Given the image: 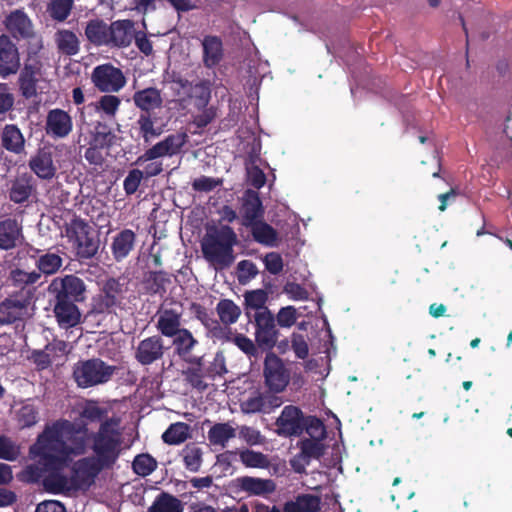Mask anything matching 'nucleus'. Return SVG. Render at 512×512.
<instances>
[{
    "instance_id": "nucleus-1",
    "label": "nucleus",
    "mask_w": 512,
    "mask_h": 512,
    "mask_svg": "<svg viewBox=\"0 0 512 512\" xmlns=\"http://www.w3.org/2000/svg\"><path fill=\"white\" fill-rule=\"evenodd\" d=\"M89 443L85 426L68 420H57L47 425L30 448V456L41 465L42 472H49L45 485L53 492L85 489L106 465L96 457L78 460L72 466L71 476L60 473L73 459L86 452Z\"/></svg>"
},
{
    "instance_id": "nucleus-2",
    "label": "nucleus",
    "mask_w": 512,
    "mask_h": 512,
    "mask_svg": "<svg viewBox=\"0 0 512 512\" xmlns=\"http://www.w3.org/2000/svg\"><path fill=\"white\" fill-rule=\"evenodd\" d=\"M237 236L229 226H221L202 240L204 257L214 265L228 266L234 261L233 246Z\"/></svg>"
},
{
    "instance_id": "nucleus-3",
    "label": "nucleus",
    "mask_w": 512,
    "mask_h": 512,
    "mask_svg": "<svg viewBox=\"0 0 512 512\" xmlns=\"http://www.w3.org/2000/svg\"><path fill=\"white\" fill-rule=\"evenodd\" d=\"M119 424V420L116 418L105 421L93 438V451L96 458L106 465L114 462L119 454Z\"/></svg>"
},
{
    "instance_id": "nucleus-4",
    "label": "nucleus",
    "mask_w": 512,
    "mask_h": 512,
    "mask_svg": "<svg viewBox=\"0 0 512 512\" xmlns=\"http://www.w3.org/2000/svg\"><path fill=\"white\" fill-rule=\"evenodd\" d=\"M114 367L100 359L78 362L74 366L73 376L77 385L88 388L107 382L114 373Z\"/></svg>"
},
{
    "instance_id": "nucleus-5",
    "label": "nucleus",
    "mask_w": 512,
    "mask_h": 512,
    "mask_svg": "<svg viewBox=\"0 0 512 512\" xmlns=\"http://www.w3.org/2000/svg\"><path fill=\"white\" fill-rule=\"evenodd\" d=\"M66 236L73 250L79 258L93 257L98 249L90 226L81 219L72 220L66 228Z\"/></svg>"
},
{
    "instance_id": "nucleus-6",
    "label": "nucleus",
    "mask_w": 512,
    "mask_h": 512,
    "mask_svg": "<svg viewBox=\"0 0 512 512\" xmlns=\"http://www.w3.org/2000/svg\"><path fill=\"white\" fill-rule=\"evenodd\" d=\"M91 80L94 86L101 92H118L126 84L123 72L111 64H103L93 69Z\"/></svg>"
},
{
    "instance_id": "nucleus-7",
    "label": "nucleus",
    "mask_w": 512,
    "mask_h": 512,
    "mask_svg": "<svg viewBox=\"0 0 512 512\" xmlns=\"http://www.w3.org/2000/svg\"><path fill=\"white\" fill-rule=\"evenodd\" d=\"M265 384L271 392L280 393L290 381V374L283 361L273 353H269L264 361Z\"/></svg>"
},
{
    "instance_id": "nucleus-8",
    "label": "nucleus",
    "mask_w": 512,
    "mask_h": 512,
    "mask_svg": "<svg viewBox=\"0 0 512 512\" xmlns=\"http://www.w3.org/2000/svg\"><path fill=\"white\" fill-rule=\"evenodd\" d=\"M48 290L56 296L57 300L68 301V299H73L79 301L82 299L85 285L80 278L74 275H66L54 278Z\"/></svg>"
},
{
    "instance_id": "nucleus-9",
    "label": "nucleus",
    "mask_w": 512,
    "mask_h": 512,
    "mask_svg": "<svg viewBox=\"0 0 512 512\" xmlns=\"http://www.w3.org/2000/svg\"><path fill=\"white\" fill-rule=\"evenodd\" d=\"M276 433L282 437L298 436L304 429L301 410L293 405L285 406L276 420Z\"/></svg>"
},
{
    "instance_id": "nucleus-10",
    "label": "nucleus",
    "mask_w": 512,
    "mask_h": 512,
    "mask_svg": "<svg viewBox=\"0 0 512 512\" xmlns=\"http://www.w3.org/2000/svg\"><path fill=\"white\" fill-rule=\"evenodd\" d=\"M187 142L186 133L180 132L167 136L164 140L156 143L138 158V162L150 161L160 157H171L180 152Z\"/></svg>"
},
{
    "instance_id": "nucleus-11",
    "label": "nucleus",
    "mask_w": 512,
    "mask_h": 512,
    "mask_svg": "<svg viewBox=\"0 0 512 512\" xmlns=\"http://www.w3.org/2000/svg\"><path fill=\"white\" fill-rule=\"evenodd\" d=\"M44 80L42 65L39 61L31 60L27 63L20 74L19 82L22 94L26 98L35 96L38 91L43 90L40 83Z\"/></svg>"
},
{
    "instance_id": "nucleus-12",
    "label": "nucleus",
    "mask_w": 512,
    "mask_h": 512,
    "mask_svg": "<svg viewBox=\"0 0 512 512\" xmlns=\"http://www.w3.org/2000/svg\"><path fill=\"white\" fill-rule=\"evenodd\" d=\"M73 128L71 116L62 109H52L46 117V133L53 138H65Z\"/></svg>"
},
{
    "instance_id": "nucleus-13",
    "label": "nucleus",
    "mask_w": 512,
    "mask_h": 512,
    "mask_svg": "<svg viewBox=\"0 0 512 512\" xmlns=\"http://www.w3.org/2000/svg\"><path fill=\"white\" fill-rule=\"evenodd\" d=\"M3 23L6 30L15 38H30L34 34L32 21L23 10L11 11Z\"/></svg>"
},
{
    "instance_id": "nucleus-14",
    "label": "nucleus",
    "mask_w": 512,
    "mask_h": 512,
    "mask_svg": "<svg viewBox=\"0 0 512 512\" xmlns=\"http://www.w3.org/2000/svg\"><path fill=\"white\" fill-rule=\"evenodd\" d=\"M29 168L35 175L43 180L52 179L57 171L53 162L52 152L49 148L43 147L31 156Z\"/></svg>"
},
{
    "instance_id": "nucleus-15",
    "label": "nucleus",
    "mask_w": 512,
    "mask_h": 512,
    "mask_svg": "<svg viewBox=\"0 0 512 512\" xmlns=\"http://www.w3.org/2000/svg\"><path fill=\"white\" fill-rule=\"evenodd\" d=\"M20 66L17 47L5 35L0 36V75L15 74Z\"/></svg>"
},
{
    "instance_id": "nucleus-16",
    "label": "nucleus",
    "mask_w": 512,
    "mask_h": 512,
    "mask_svg": "<svg viewBox=\"0 0 512 512\" xmlns=\"http://www.w3.org/2000/svg\"><path fill=\"white\" fill-rule=\"evenodd\" d=\"M24 240L22 225L12 218L0 221V249L10 250L22 244Z\"/></svg>"
},
{
    "instance_id": "nucleus-17",
    "label": "nucleus",
    "mask_w": 512,
    "mask_h": 512,
    "mask_svg": "<svg viewBox=\"0 0 512 512\" xmlns=\"http://www.w3.org/2000/svg\"><path fill=\"white\" fill-rule=\"evenodd\" d=\"M163 355V343L160 337L152 336L142 340L135 352V357L143 365L160 359Z\"/></svg>"
},
{
    "instance_id": "nucleus-18",
    "label": "nucleus",
    "mask_w": 512,
    "mask_h": 512,
    "mask_svg": "<svg viewBox=\"0 0 512 512\" xmlns=\"http://www.w3.org/2000/svg\"><path fill=\"white\" fill-rule=\"evenodd\" d=\"M54 314L59 326L64 329L75 327L81 321L78 307L69 301L57 300Z\"/></svg>"
},
{
    "instance_id": "nucleus-19",
    "label": "nucleus",
    "mask_w": 512,
    "mask_h": 512,
    "mask_svg": "<svg viewBox=\"0 0 512 512\" xmlns=\"http://www.w3.org/2000/svg\"><path fill=\"white\" fill-rule=\"evenodd\" d=\"M135 35L133 22L130 20L115 21L109 26V44L125 47L128 46Z\"/></svg>"
},
{
    "instance_id": "nucleus-20",
    "label": "nucleus",
    "mask_w": 512,
    "mask_h": 512,
    "mask_svg": "<svg viewBox=\"0 0 512 512\" xmlns=\"http://www.w3.org/2000/svg\"><path fill=\"white\" fill-rule=\"evenodd\" d=\"M173 85L175 86V90L177 89V87H180L182 89V93L178 92L181 99H183L185 95H189L191 99L194 100L195 105L199 109L205 108L206 105L208 104V101L210 99V90L206 84L200 83L192 86L187 81H178L174 82Z\"/></svg>"
},
{
    "instance_id": "nucleus-21",
    "label": "nucleus",
    "mask_w": 512,
    "mask_h": 512,
    "mask_svg": "<svg viewBox=\"0 0 512 512\" xmlns=\"http://www.w3.org/2000/svg\"><path fill=\"white\" fill-rule=\"evenodd\" d=\"M135 233L130 229H124L113 237L111 251L116 261L126 258L135 245Z\"/></svg>"
},
{
    "instance_id": "nucleus-22",
    "label": "nucleus",
    "mask_w": 512,
    "mask_h": 512,
    "mask_svg": "<svg viewBox=\"0 0 512 512\" xmlns=\"http://www.w3.org/2000/svg\"><path fill=\"white\" fill-rule=\"evenodd\" d=\"M181 326V313L175 309H163L158 313L157 329L166 337L178 333Z\"/></svg>"
},
{
    "instance_id": "nucleus-23",
    "label": "nucleus",
    "mask_w": 512,
    "mask_h": 512,
    "mask_svg": "<svg viewBox=\"0 0 512 512\" xmlns=\"http://www.w3.org/2000/svg\"><path fill=\"white\" fill-rule=\"evenodd\" d=\"M121 100L115 95H103L97 101L88 105L103 120H113L119 110Z\"/></svg>"
},
{
    "instance_id": "nucleus-24",
    "label": "nucleus",
    "mask_w": 512,
    "mask_h": 512,
    "mask_svg": "<svg viewBox=\"0 0 512 512\" xmlns=\"http://www.w3.org/2000/svg\"><path fill=\"white\" fill-rule=\"evenodd\" d=\"M263 214L262 203L258 194L254 191H248L245 195L244 203L242 206V223L250 227L255 224L258 218Z\"/></svg>"
},
{
    "instance_id": "nucleus-25",
    "label": "nucleus",
    "mask_w": 512,
    "mask_h": 512,
    "mask_svg": "<svg viewBox=\"0 0 512 512\" xmlns=\"http://www.w3.org/2000/svg\"><path fill=\"white\" fill-rule=\"evenodd\" d=\"M2 146L9 152L21 154L25 149V138L21 130L13 124L5 125L1 133Z\"/></svg>"
},
{
    "instance_id": "nucleus-26",
    "label": "nucleus",
    "mask_w": 512,
    "mask_h": 512,
    "mask_svg": "<svg viewBox=\"0 0 512 512\" xmlns=\"http://www.w3.org/2000/svg\"><path fill=\"white\" fill-rule=\"evenodd\" d=\"M27 312L26 302L17 298H8L0 304V323L9 324L22 318Z\"/></svg>"
},
{
    "instance_id": "nucleus-27",
    "label": "nucleus",
    "mask_w": 512,
    "mask_h": 512,
    "mask_svg": "<svg viewBox=\"0 0 512 512\" xmlns=\"http://www.w3.org/2000/svg\"><path fill=\"white\" fill-rule=\"evenodd\" d=\"M32 177L23 173L18 175L11 183L9 198L14 203H23L33 192Z\"/></svg>"
},
{
    "instance_id": "nucleus-28",
    "label": "nucleus",
    "mask_w": 512,
    "mask_h": 512,
    "mask_svg": "<svg viewBox=\"0 0 512 512\" xmlns=\"http://www.w3.org/2000/svg\"><path fill=\"white\" fill-rule=\"evenodd\" d=\"M236 436V429L230 423H217L208 431V441L214 447L224 448Z\"/></svg>"
},
{
    "instance_id": "nucleus-29",
    "label": "nucleus",
    "mask_w": 512,
    "mask_h": 512,
    "mask_svg": "<svg viewBox=\"0 0 512 512\" xmlns=\"http://www.w3.org/2000/svg\"><path fill=\"white\" fill-rule=\"evenodd\" d=\"M238 485L241 490L253 495H265L275 490V484L272 480L249 476L239 478Z\"/></svg>"
},
{
    "instance_id": "nucleus-30",
    "label": "nucleus",
    "mask_w": 512,
    "mask_h": 512,
    "mask_svg": "<svg viewBox=\"0 0 512 512\" xmlns=\"http://www.w3.org/2000/svg\"><path fill=\"white\" fill-rule=\"evenodd\" d=\"M135 105L143 111H150L159 108L162 104V97L159 90L146 88L134 94Z\"/></svg>"
},
{
    "instance_id": "nucleus-31",
    "label": "nucleus",
    "mask_w": 512,
    "mask_h": 512,
    "mask_svg": "<svg viewBox=\"0 0 512 512\" xmlns=\"http://www.w3.org/2000/svg\"><path fill=\"white\" fill-rule=\"evenodd\" d=\"M321 499L316 495L304 494L285 505L284 512H318Z\"/></svg>"
},
{
    "instance_id": "nucleus-32",
    "label": "nucleus",
    "mask_w": 512,
    "mask_h": 512,
    "mask_svg": "<svg viewBox=\"0 0 512 512\" xmlns=\"http://www.w3.org/2000/svg\"><path fill=\"white\" fill-rule=\"evenodd\" d=\"M252 234L254 239L263 245L274 247L279 243V235L278 232L269 224L258 221L252 226Z\"/></svg>"
},
{
    "instance_id": "nucleus-33",
    "label": "nucleus",
    "mask_w": 512,
    "mask_h": 512,
    "mask_svg": "<svg viewBox=\"0 0 512 512\" xmlns=\"http://www.w3.org/2000/svg\"><path fill=\"white\" fill-rule=\"evenodd\" d=\"M204 52V63L208 67H213L219 63L222 58V43L215 36H207L202 42Z\"/></svg>"
},
{
    "instance_id": "nucleus-34",
    "label": "nucleus",
    "mask_w": 512,
    "mask_h": 512,
    "mask_svg": "<svg viewBox=\"0 0 512 512\" xmlns=\"http://www.w3.org/2000/svg\"><path fill=\"white\" fill-rule=\"evenodd\" d=\"M182 502L168 493L159 494L148 512H183Z\"/></svg>"
},
{
    "instance_id": "nucleus-35",
    "label": "nucleus",
    "mask_w": 512,
    "mask_h": 512,
    "mask_svg": "<svg viewBox=\"0 0 512 512\" xmlns=\"http://www.w3.org/2000/svg\"><path fill=\"white\" fill-rule=\"evenodd\" d=\"M88 40L96 45H109V26L100 20L90 21L85 29Z\"/></svg>"
},
{
    "instance_id": "nucleus-36",
    "label": "nucleus",
    "mask_w": 512,
    "mask_h": 512,
    "mask_svg": "<svg viewBox=\"0 0 512 512\" xmlns=\"http://www.w3.org/2000/svg\"><path fill=\"white\" fill-rule=\"evenodd\" d=\"M218 317L224 325H231L238 321L241 309L230 299H223L216 306Z\"/></svg>"
},
{
    "instance_id": "nucleus-37",
    "label": "nucleus",
    "mask_w": 512,
    "mask_h": 512,
    "mask_svg": "<svg viewBox=\"0 0 512 512\" xmlns=\"http://www.w3.org/2000/svg\"><path fill=\"white\" fill-rule=\"evenodd\" d=\"M172 337L174 338L173 345L177 353L184 359H189L192 349L197 344L192 333L187 329H182Z\"/></svg>"
},
{
    "instance_id": "nucleus-38",
    "label": "nucleus",
    "mask_w": 512,
    "mask_h": 512,
    "mask_svg": "<svg viewBox=\"0 0 512 512\" xmlns=\"http://www.w3.org/2000/svg\"><path fill=\"white\" fill-rule=\"evenodd\" d=\"M58 49L66 55H75L79 51L80 42L75 33L69 30H60L56 33Z\"/></svg>"
},
{
    "instance_id": "nucleus-39",
    "label": "nucleus",
    "mask_w": 512,
    "mask_h": 512,
    "mask_svg": "<svg viewBox=\"0 0 512 512\" xmlns=\"http://www.w3.org/2000/svg\"><path fill=\"white\" fill-rule=\"evenodd\" d=\"M189 435V425L183 422H177L168 427V429L163 433L162 439L167 444L178 445L184 442Z\"/></svg>"
},
{
    "instance_id": "nucleus-40",
    "label": "nucleus",
    "mask_w": 512,
    "mask_h": 512,
    "mask_svg": "<svg viewBox=\"0 0 512 512\" xmlns=\"http://www.w3.org/2000/svg\"><path fill=\"white\" fill-rule=\"evenodd\" d=\"M246 314L250 315L252 311L262 312V310H268L266 302L268 294L262 289L248 291L244 295Z\"/></svg>"
},
{
    "instance_id": "nucleus-41",
    "label": "nucleus",
    "mask_w": 512,
    "mask_h": 512,
    "mask_svg": "<svg viewBox=\"0 0 512 512\" xmlns=\"http://www.w3.org/2000/svg\"><path fill=\"white\" fill-rule=\"evenodd\" d=\"M266 404L265 394L254 391L241 401L240 408L246 414L264 413L266 412Z\"/></svg>"
},
{
    "instance_id": "nucleus-42",
    "label": "nucleus",
    "mask_w": 512,
    "mask_h": 512,
    "mask_svg": "<svg viewBox=\"0 0 512 512\" xmlns=\"http://www.w3.org/2000/svg\"><path fill=\"white\" fill-rule=\"evenodd\" d=\"M240 461L249 468L265 469L270 465L266 455L250 449H245L239 453Z\"/></svg>"
},
{
    "instance_id": "nucleus-43",
    "label": "nucleus",
    "mask_w": 512,
    "mask_h": 512,
    "mask_svg": "<svg viewBox=\"0 0 512 512\" xmlns=\"http://www.w3.org/2000/svg\"><path fill=\"white\" fill-rule=\"evenodd\" d=\"M62 264V258L58 254L50 252L41 255L36 261L38 269L46 275L56 273L61 268Z\"/></svg>"
},
{
    "instance_id": "nucleus-44",
    "label": "nucleus",
    "mask_w": 512,
    "mask_h": 512,
    "mask_svg": "<svg viewBox=\"0 0 512 512\" xmlns=\"http://www.w3.org/2000/svg\"><path fill=\"white\" fill-rule=\"evenodd\" d=\"M202 454L197 445H187L182 451L185 467L192 472L198 471L202 465Z\"/></svg>"
},
{
    "instance_id": "nucleus-45",
    "label": "nucleus",
    "mask_w": 512,
    "mask_h": 512,
    "mask_svg": "<svg viewBox=\"0 0 512 512\" xmlns=\"http://www.w3.org/2000/svg\"><path fill=\"white\" fill-rule=\"evenodd\" d=\"M114 138L115 135L112 133L111 129L106 125L99 123L92 134L90 145L104 149L112 144Z\"/></svg>"
},
{
    "instance_id": "nucleus-46",
    "label": "nucleus",
    "mask_w": 512,
    "mask_h": 512,
    "mask_svg": "<svg viewBox=\"0 0 512 512\" xmlns=\"http://www.w3.org/2000/svg\"><path fill=\"white\" fill-rule=\"evenodd\" d=\"M261 160L259 158H252L247 163V178L252 186L261 188L266 183V177L263 170L258 165Z\"/></svg>"
},
{
    "instance_id": "nucleus-47",
    "label": "nucleus",
    "mask_w": 512,
    "mask_h": 512,
    "mask_svg": "<svg viewBox=\"0 0 512 512\" xmlns=\"http://www.w3.org/2000/svg\"><path fill=\"white\" fill-rule=\"evenodd\" d=\"M138 124L141 134L146 142L153 140L163 132V127L161 125H155L150 116H140Z\"/></svg>"
},
{
    "instance_id": "nucleus-48",
    "label": "nucleus",
    "mask_w": 512,
    "mask_h": 512,
    "mask_svg": "<svg viewBox=\"0 0 512 512\" xmlns=\"http://www.w3.org/2000/svg\"><path fill=\"white\" fill-rule=\"evenodd\" d=\"M156 468L155 459L148 454H140L133 461V470L140 476L151 474Z\"/></svg>"
},
{
    "instance_id": "nucleus-49",
    "label": "nucleus",
    "mask_w": 512,
    "mask_h": 512,
    "mask_svg": "<svg viewBox=\"0 0 512 512\" xmlns=\"http://www.w3.org/2000/svg\"><path fill=\"white\" fill-rule=\"evenodd\" d=\"M121 291L120 285L115 280H109L105 286V295L103 297V304L106 308H113L121 305L119 293Z\"/></svg>"
},
{
    "instance_id": "nucleus-50",
    "label": "nucleus",
    "mask_w": 512,
    "mask_h": 512,
    "mask_svg": "<svg viewBox=\"0 0 512 512\" xmlns=\"http://www.w3.org/2000/svg\"><path fill=\"white\" fill-rule=\"evenodd\" d=\"M73 0H50V15L59 21L65 20L72 8Z\"/></svg>"
},
{
    "instance_id": "nucleus-51",
    "label": "nucleus",
    "mask_w": 512,
    "mask_h": 512,
    "mask_svg": "<svg viewBox=\"0 0 512 512\" xmlns=\"http://www.w3.org/2000/svg\"><path fill=\"white\" fill-rule=\"evenodd\" d=\"M300 450L308 456V458L318 459L325 451L323 441L304 439L300 442Z\"/></svg>"
},
{
    "instance_id": "nucleus-52",
    "label": "nucleus",
    "mask_w": 512,
    "mask_h": 512,
    "mask_svg": "<svg viewBox=\"0 0 512 512\" xmlns=\"http://www.w3.org/2000/svg\"><path fill=\"white\" fill-rule=\"evenodd\" d=\"M298 317L299 313L295 307L286 306L278 311L276 321L281 328H290L296 323Z\"/></svg>"
},
{
    "instance_id": "nucleus-53",
    "label": "nucleus",
    "mask_w": 512,
    "mask_h": 512,
    "mask_svg": "<svg viewBox=\"0 0 512 512\" xmlns=\"http://www.w3.org/2000/svg\"><path fill=\"white\" fill-rule=\"evenodd\" d=\"M17 418L22 427L33 426L38 421V410L32 404H25L19 409Z\"/></svg>"
},
{
    "instance_id": "nucleus-54",
    "label": "nucleus",
    "mask_w": 512,
    "mask_h": 512,
    "mask_svg": "<svg viewBox=\"0 0 512 512\" xmlns=\"http://www.w3.org/2000/svg\"><path fill=\"white\" fill-rule=\"evenodd\" d=\"M304 427L311 440L323 441L326 436V430L323 423L314 417L304 420Z\"/></svg>"
},
{
    "instance_id": "nucleus-55",
    "label": "nucleus",
    "mask_w": 512,
    "mask_h": 512,
    "mask_svg": "<svg viewBox=\"0 0 512 512\" xmlns=\"http://www.w3.org/2000/svg\"><path fill=\"white\" fill-rule=\"evenodd\" d=\"M40 278V273L36 271L26 272L20 269H15L10 273V280L18 286L30 285L36 283Z\"/></svg>"
},
{
    "instance_id": "nucleus-56",
    "label": "nucleus",
    "mask_w": 512,
    "mask_h": 512,
    "mask_svg": "<svg viewBox=\"0 0 512 512\" xmlns=\"http://www.w3.org/2000/svg\"><path fill=\"white\" fill-rule=\"evenodd\" d=\"M19 455V448L9 438L0 436V458L13 461Z\"/></svg>"
},
{
    "instance_id": "nucleus-57",
    "label": "nucleus",
    "mask_w": 512,
    "mask_h": 512,
    "mask_svg": "<svg viewBox=\"0 0 512 512\" xmlns=\"http://www.w3.org/2000/svg\"><path fill=\"white\" fill-rule=\"evenodd\" d=\"M276 328L256 329L255 339L259 346L271 348L276 342Z\"/></svg>"
},
{
    "instance_id": "nucleus-58",
    "label": "nucleus",
    "mask_w": 512,
    "mask_h": 512,
    "mask_svg": "<svg viewBox=\"0 0 512 512\" xmlns=\"http://www.w3.org/2000/svg\"><path fill=\"white\" fill-rule=\"evenodd\" d=\"M143 172L139 169L131 170L124 179L123 187L126 194L131 195L135 193L142 181Z\"/></svg>"
},
{
    "instance_id": "nucleus-59",
    "label": "nucleus",
    "mask_w": 512,
    "mask_h": 512,
    "mask_svg": "<svg viewBox=\"0 0 512 512\" xmlns=\"http://www.w3.org/2000/svg\"><path fill=\"white\" fill-rule=\"evenodd\" d=\"M221 180L217 178H212L208 176H201L196 178L193 183L192 187L194 190L199 192H210L214 190L216 187L221 185Z\"/></svg>"
},
{
    "instance_id": "nucleus-60",
    "label": "nucleus",
    "mask_w": 512,
    "mask_h": 512,
    "mask_svg": "<svg viewBox=\"0 0 512 512\" xmlns=\"http://www.w3.org/2000/svg\"><path fill=\"white\" fill-rule=\"evenodd\" d=\"M291 346L296 357L300 359H305L308 356L309 347L303 335L293 333L291 335Z\"/></svg>"
},
{
    "instance_id": "nucleus-61",
    "label": "nucleus",
    "mask_w": 512,
    "mask_h": 512,
    "mask_svg": "<svg viewBox=\"0 0 512 512\" xmlns=\"http://www.w3.org/2000/svg\"><path fill=\"white\" fill-rule=\"evenodd\" d=\"M239 437L249 445H258L263 442V437L255 428L242 426L239 429Z\"/></svg>"
},
{
    "instance_id": "nucleus-62",
    "label": "nucleus",
    "mask_w": 512,
    "mask_h": 512,
    "mask_svg": "<svg viewBox=\"0 0 512 512\" xmlns=\"http://www.w3.org/2000/svg\"><path fill=\"white\" fill-rule=\"evenodd\" d=\"M256 329H266L275 327V318L270 310H262V312L254 313Z\"/></svg>"
},
{
    "instance_id": "nucleus-63",
    "label": "nucleus",
    "mask_w": 512,
    "mask_h": 512,
    "mask_svg": "<svg viewBox=\"0 0 512 512\" xmlns=\"http://www.w3.org/2000/svg\"><path fill=\"white\" fill-rule=\"evenodd\" d=\"M232 342L245 354L249 356H254L257 352L255 344L248 337L238 334L233 339Z\"/></svg>"
},
{
    "instance_id": "nucleus-64",
    "label": "nucleus",
    "mask_w": 512,
    "mask_h": 512,
    "mask_svg": "<svg viewBox=\"0 0 512 512\" xmlns=\"http://www.w3.org/2000/svg\"><path fill=\"white\" fill-rule=\"evenodd\" d=\"M264 263L266 269L272 274L279 273L283 268L282 257L276 252L268 253L264 258Z\"/></svg>"
}]
</instances>
